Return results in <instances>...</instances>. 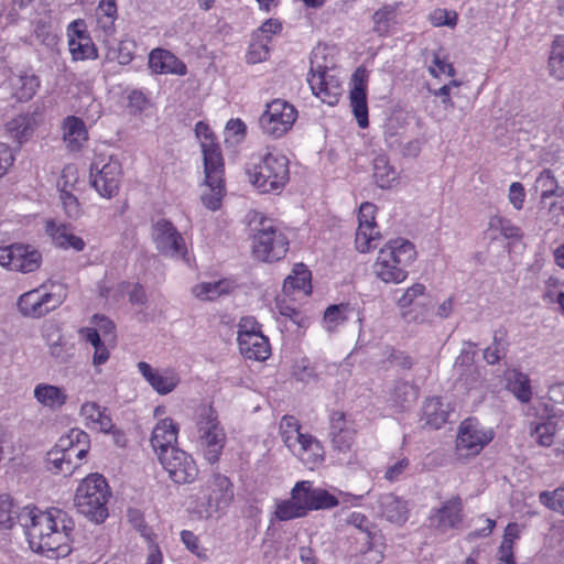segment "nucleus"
Instances as JSON below:
<instances>
[{
  "mask_svg": "<svg viewBox=\"0 0 564 564\" xmlns=\"http://www.w3.org/2000/svg\"><path fill=\"white\" fill-rule=\"evenodd\" d=\"M295 276H288L284 282V288H293L304 290L308 280L310 272L305 270L304 264H297L293 270Z\"/></svg>",
  "mask_w": 564,
  "mask_h": 564,
  "instance_id": "nucleus-59",
  "label": "nucleus"
},
{
  "mask_svg": "<svg viewBox=\"0 0 564 564\" xmlns=\"http://www.w3.org/2000/svg\"><path fill=\"white\" fill-rule=\"evenodd\" d=\"M454 371L457 375V381L466 389L477 388L482 380L481 372L473 362V356L469 352H462L455 364Z\"/></svg>",
  "mask_w": 564,
  "mask_h": 564,
  "instance_id": "nucleus-26",
  "label": "nucleus"
},
{
  "mask_svg": "<svg viewBox=\"0 0 564 564\" xmlns=\"http://www.w3.org/2000/svg\"><path fill=\"white\" fill-rule=\"evenodd\" d=\"M262 334L261 325L252 316H243L238 324V338Z\"/></svg>",
  "mask_w": 564,
  "mask_h": 564,
  "instance_id": "nucleus-61",
  "label": "nucleus"
},
{
  "mask_svg": "<svg viewBox=\"0 0 564 564\" xmlns=\"http://www.w3.org/2000/svg\"><path fill=\"white\" fill-rule=\"evenodd\" d=\"M392 401L400 408H406L415 400L414 388L406 382H397L391 393Z\"/></svg>",
  "mask_w": 564,
  "mask_h": 564,
  "instance_id": "nucleus-50",
  "label": "nucleus"
},
{
  "mask_svg": "<svg viewBox=\"0 0 564 564\" xmlns=\"http://www.w3.org/2000/svg\"><path fill=\"white\" fill-rule=\"evenodd\" d=\"M416 258L414 245L403 238L389 240L380 248L372 274L386 284H399L408 278V268Z\"/></svg>",
  "mask_w": 564,
  "mask_h": 564,
  "instance_id": "nucleus-2",
  "label": "nucleus"
},
{
  "mask_svg": "<svg viewBox=\"0 0 564 564\" xmlns=\"http://www.w3.org/2000/svg\"><path fill=\"white\" fill-rule=\"evenodd\" d=\"M425 290L426 288L424 284L414 283L413 285L408 288L403 292V294L398 299V306L401 308H406L411 306L417 297L424 295Z\"/></svg>",
  "mask_w": 564,
  "mask_h": 564,
  "instance_id": "nucleus-58",
  "label": "nucleus"
},
{
  "mask_svg": "<svg viewBox=\"0 0 564 564\" xmlns=\"http://www.w3.org/2000/svg\"><path fill=\"white\" fill-rule=\"evenodd\" d=\"M386 141L390 149L400 150L403 156L416 158L421 152V141L419 139L402 143L394 134H389Z\"/></svg>",
  "mask_w": 564,
  "mask_h": 564,
  "instance_id": "nucleus-49",
  "label": "nucleus"
},
{
  "mask_svg": "<svg viewBox=\"0 0 564 564\" xmlns=\"http://www.w3.org/2000/svg\"><path fill=\"white\" fill-rule=\"evenodd\" d=\"M218 499L213 496H200L199 501L195 508V512L200 518H210L218 511Z\"/></svg>",
  "mask_w": 564,
  "mask_h": 564,
  "instance_id": "nucleus-60",
  "label": "nucleus"
},
{
  "mask_svg": "<svg viewBox=\"0 0 564 564\" xmlns=\"http://www.w3.org/2000/svg\"><path fill=\"white\" fill-rule=\"evenodd\" d=\"M297 111L285 100L274 99L267 105L265 111L259 118L263 133L278 139L286 133L296 120Z\"/></svg>",
  "mask_w": 564,
  "mask_h": 564,
  "instance_id": "nucleus-8",
  "label": "nucleus"
},
{
  "mask_svg": "<svg viewBox=\"0 0 564 564\" xmlns=\"http://www.w3.org/2000/svg\"><path fill=\"white\" fill-rule=\"evenodd\" d=\"M138 369L151 387L160 394H167L180 383V377L171 370L159 372L148 362L140 361Z\"/></svg>",
  "mask_w": 564,
  "mask_h": 564,
  "instance_id": "nucleus-23",
  "label": "nucleus"
},
{
  "mask_svg": "<svg viewBox=\"0 0 564 564\" xmlns=\"http://www.w3.org/2000/svg\"><path fill=\"white\" fill-rule=\"evenodd\" d=\"M252 249L254 257L261 261H279L289 250V239L270 221L263 220L253 236Z\"/></svg>",
  "mask_w": 564,
  "mask_h": 564,
  "instance_id": "nucleus-5",
  "label": "nucleus"
},
{
  "mask_svg": "<svg viewBox=\"0 0 564 564\" xmlns=\"http://www.w3.org/2000/svg\"><path fill=\"white\" fill-rule=\"evenodd\" d=\"M507 388L522 403L530 402L532 398L531 381L528 375L513 370L508 378Z\"/></svg>",
  "mask_w": 564,
  "mask_h": 564,
  "instance_id": "nucleus-43",
  "label": "nucleus"
},
{
  "mask_svg": "<svg viewBox=\"0 0 564 564\" xmlns=\"http://www.w3.org/2000/svg\"><path fill=\"white\" fill-rule=\"evenodd\" d=\"M214 172L204 169L205 183L209 187V194L202 195L203 205L210 209L217 210L220 207L224 195V163L219 167L215 166Z\"/></svg>",
  "mask_w": 564,
  "mask_h": 564,
  "instance_id": "nucleus-25",
  "label": "nucleus"
},
{
  "mask_svg": "<svg viewBox=\"0 0 564 564\" xmlns=\"http://www.w3.org/2000/svg\"><path fill=\"white\" fill-rule=\"evenodd\" d=\"M269 56V47L267 42H254L251 43L248 53H247V62L250 64H257L263 62Z\"/></svg>",
  "mask_w": 564,
  "mask_h": 564,
  "instance_id": "nucleus-62",
  "label": "nucleus"
},
{
  "mask_svg": "<svg viewBox=\"0 0 564 564\" xmlns=\"http://www.w3.org/2000/svg\"><path fill=\"white\" fill-rule=\"evenodd\" d=\"M354 87L350 90L349 99L352 113L362 129L369 126L367 104V72L358 67L352 74Z\"/></svg>",
  "mask_w": 564,
  "mask_h": 564,
  "instance_id": "nucleus-17",
  "label": "nucleus"
},
{
  "mask_svg": "<svg viewBox=\"0 0 564 564\" xmlns=\"http://www.w3.org/2000/svg\"><path fill=\"white\" fill-rule=\"evenodd\" d=\"M195 132L200 139L205 170L214 172L215 166L219 167L224 163L220 147L214 142L213 132L206 123L197 122Z\"/></svg>",
  "mask_w": 564,
  "mask_h": 564,
  "instance_id": "nucleus-21",
  "label": "nucleus"
},
{
  "mask_svg": "<svg viewBox=\"0 0 564 564\" xmlns=\"http://www.w3.org/2000/svg\"><path fill=\"white\" fill-rule=\"evenodd\" d=\"M356 432L346 424L343 412H333L330 415L329 437L334 451L348 453L355 443Z\"/></svg>",
  "mask_w": 564,
  "mask_h": 564,
  "instance_id": "nucleus-19",
  "label": "nucleus"
},
{
  "mask_svg": "<svg viewBox=\"0 0 564 564\" xmlns=\"http://www.w3.org/2000/svg\"><path fill=\"white\" fill-rule=\"evenodd\" d=\"M75 459L72 452H64L55 445L46 454V467L55 474L68 476L79 466V463L75 462Z\"/></svg>",
  "mask_w": 564,
  "mask_h": 564,
  "instance_id": "nucleus-35",
  "label": "nucleus"
},
{
  "mask_svg": "<svg viewBox=\"0 0 564 564\" xmlns=\"http://www.w3.org/2000/svg\"><path fill=\"white\" fill-rule=\"evenodd\" d=\"M63 131L64 141L73 151L79 150L88 138L84 121L75 116H69L64 120Z\"/></svg>",
  "mask_w": 564,
  "mask_h": 564,
  "instance_id": "nucleus-36",
  "label": "nucleus"
},
{
  "mask_svg": "<svg viewBox=\"0 0 564 564\" xmlns=\"http://www.w3.org/2000/svg\"><path fill=\"white\" fill-rule=\"evenodd\" d=\"M68 47L75 61L97 57V48L85 30L83 20L73 21L67 28Z\"/></svg>",
  "mask_w": 564,
  "mask_h": 564,
  "instance_id": "nucleus-16",
  "label": "nucleus"
},
{
  "mask_svg": "<svg viewBox=\"0 0 564 564\" xmlns=\"http://www.w3.org/2000/svg\"><path fill=\"white\" fill-rule=\"evenodd\" d=\"M42 263L41 252L30 245L13 243L0 247V265L12 271L30 273L36 271Z\"/></svg>",
  "mask_w": 564,
  "mask_h": 564,
  "instance_id": "nucleus-12",
  "label": "nucleus"
},
{
  "mask_svg": "<svg viewBox=\"0 0 564 564\" xmlns=\"http://www.w3.org/2000/svg\"><path fill=\"white\" fill-rule=\"evenodd\" d=\"M276 310L278 312L285 317H289L294 324L299 327H305L307 324V318L304 317L300 311H297L293 305H291L285 300L276 301Z\"/></svg>",
  "mask_w": 564,
  "mask_h": 564,
  "instance_id": "nucleus-54",
  "label": "nucleus"
},
{
  "mask_svg": "<svg viewBox=\"0 0 564 564\" xmlns=\"http://www.w3.org/2000/svg\"><path fill=\"white\" fill-rule=\"evenodd\" d=\"M495 433L484 427L476 419L468 417L459 425L456 449L459 456H475L492 441Z\"/></svg>",
  "mask_w": 564,
  "mask_h": 564,
  "instance_id": "nucleus-11",
  "label": "nucleus"
},
{
  "mask_svg": "<svg viewBox=\"0 0 564 564\" xmlns=\"http://www.w3.org/2000/svg\"><path fill=\"white\" fill-rule=\"evenodd\" d=\"M237 288L235 281L221 279L215 282H202L192 288V294L200 301H214L231 293Z\"/></svg>",
  "mask_w": 564,
  "mask_h": 564,
  "instance_id": "nucleus-34",
  "label": "nucleus"
},
{
  "mask_svg": "<svg viewBox=\"0 0 564 564\" xmlns=\"http://www.w3.org/2000/svg\"><path fill=\"white\" fill-rule=\"evenodd\" d=\"M351 538L359 545L356 549L359 553H370V561L372 562H380L382 560V536L376 529L352 532Z\"/></svg>",
  "mask_w": 564,
  "mask_h": 564,
  "instance_id": "nucleus-32",
  "label": "nucleus"
},
{
  "mask_svg": "<svg viewBox=\"0 0 564 564\" xmlns=\"http://www.w3.org/2000/svg\"><path fill=\"white\" fill-rule=\"evenodd\" d=\"M550 75L556 80H564V36H557L549 57Z\"/></svg>",
  "mask_w": 564,
  "mask_h": 564,
  "instance_id": "nucleus-44",
  "label": "nucleus"
},
{
  "mask_svg": "<svg viewBox=\"0 0 564 564\" xmlns=\"http://www.w3.org/2000/svg\"><path fill=\"white\" fill-rule=\"evenodd\" d=\"M373 180L380 188H390L398 180V172L384 154H379L373 160Z\"/></svg>",
  "mask_w": 564,
  "mask_h": 564,
  "instance_id": "nucleus-40",
  "label": "nucleus"
},
{
  "mask_svg": "<svg viewBox=\"0 0 564 564\" xmlns=\"http://www.w3.org/2000/svg\"><path fill=\"white\" fill-rule=\"evenodd\" d=\"M43 337L51 356L59 364L67 362L74 355V346L69 344L56 324H48L44 328Z\"/></svg>",
  "mask_w": 564,
  "mask_h": 564,
  "instance_id": "nucleus-22",
  "label": "nucleus"
},
{
  "mask_svg": "<svg viewBox=\"0 0 564 564\" xmlns=\"http://www.w3.org/2000/svg\"><path fill=\"white\" fill-rule=\"evenodd\" d=\"M337 505L336 496H290L276 503L275 517L288 521L303 517L310 510L330 509Z\"/></svg>",
  "mask_w": 564,
  "mask_h": 564,
  "instance_id": "nucleus-9",
  "label": "nucleus"
},
{
  "mask_svg": "<svg viewBox=\"0 0 564 564\" xmlns=\"http://www.w3.org/2000/svg\"><path fill=\"white\" fill-rule=\"evenodd\" d=\"M56 445L64 452H72L76 459L82 460L90 448V438L85 431L72 429L67 434L59 437Z\"/></svg>",
  "mask_w": 564,
  "mask_h": 564,
  "instance_id": "nucleus-27",
  "label": "nucleus"
},
{
  "mask_svg": "<svg viewBox=\"0 0 564 564\" xmlns=\"http://www.w3.org/2000/svg\"><path fill=\"white\" fill-rule=\"evenodd\" d=\"M540 217L554 226H564V189L547 203H540Z\"/></svg>",
  "mask_w": 564,
  "mask_h": 564,
  "instance_id": "nucleus-39",
  "label": "nucleus"
},
{
  "mask_svg": "<svg viewBox=\"0 0 564 564\" xmlns=\"http://www.w3.org/2000/svg\"><path fill=\"white\" fill-rule=\"evenodd\" d=\"M292 453L296 455L310 469H314L324 462L323 445L310 434L303 437L299 447H295Z\"/></svg>",
  "mask_w": 564,
  "mask_h": 564,
  "instance_id": "nucleus-33",
  "label": "nucleus"
},
{
  "mask_svg": "<svg viewBox=\"0 0 564 564\" xmlns=\"http://www.w3.org/2000/svg\"><path fill=\"white\" fill-rule=\"evenodd\" d=\"M66 183L61 186V182H58L57 186L59 187V198L62 200L65 213L70 218H77L80 215L79 203L77 198L66 189Z\"/></svg>",
  "mask_w": 564,
  "mask_h": 564,
  "instance_id": "nucleus-53",
  "label": "nucleus"
},
{
  "mask_svg": "<svg viewBox=\"0 0 564 564\" xmlns=\"http://www.w3.org/2000/svg\"><path fill=\"white\" fill-rule=\"evenodd\" d=\"M34 398L50 409H59L67 401V395L62 388L47 383H40L35 387Z\"/></svg>",
  "mask_w": 564,
  "mask_h": 564,
  "instance_id": "nucleus-37",
  "label": "nucleus"
},
{
  "mask_svg": "<svg viewBox=\"0 0 564 564\" xmlns=\"http://www.w3.org/2000/svg\"><path fill=\"white\" fill-rule=\"evenodd\" d=\"M177 431L176 424L171 419L161 420L154 426L150 442L159 459L162 454L178 448L174 446L177 441Z\"/></svg>",
  "mask_w": 564,
  "mask_h": 564,
  "instance_id": "nucleus-20",
  "label": "nucleus"
},
{
  "mask_svg": "<svg viewBox=\"0 0 564 564\" xmlns=\"http://www.w3.org/2000/svg\"><path fill=\"white\" fill-rule=\"evenodd\" d=\"M159 460L170 478L176 484H192L198 476L195 460L181 448L162 454Z\"/></svg>",
  "mask_w": 564,
  "mask_h": 564,
  "instance_id": "nucleus-13",
  "label": "nucleus"
},
{
  "mask_svg": "<svg viewBox=\"0 0 564 564\" xmlns=\"http://www.w3.org/2000/svg\"><path fill=\"white\" fill-rule=\"evenodd\" d=\"M63 300L61 285L51 284V290H47L46 285H41L22 294L18 305L24 316L39 318L57 308Z\"/></svg>",
  "mask_w": 564,
  "mask_h": 564,
  "instance_id": "nucleus-6",
  "label": "nucleus"
},
{
  "mask_svg": "<svg viewBox=\"0 0 564 564\" xmlns=\"http://www.w3.org/2000/svg\"><path fill=\"white\" fill-rule=\"evenodd\" d=\"M151 238L159 253L184 259L187 254V247L184 237L167 219H159L151 226Z\"/></svg>",
  "mask_w": 564,
  "mask_h": 564,
  "instance_id": "nucleus-10",
  "label": "nucleus"
},
{
  "mask_svg": "<svg viewBox=\"0 0 564 564\" xmlns=\"http://www.w3.org/2000/svg\"><path fill=\"white\" fill-rule=\"evenodd\" d=\"M462 503L459 498L448 500L435 514L431 517V524L441 532L456 528L462 521Z\"/></svg>",
  "mask_w": 564,
  "mask_h": 564,
  "instance_id": "nucleus-28",
  "label": "nucleus"
},
{
  "mask_svg": "<svg viewBox=\"0 0 564 564\" xmlns=\"http://www.w3.org/2000/svg\"><path fill=\"white\" fill-rule=\"evenodd\" d=\"M121 164L117 159L96 156L90 164V184L106 198L117 195L121 180Z\"/></svg>",
  "mask_w": 564,
  "mask_h": 564,
  "instance_id": "nucleus-7",
  "label": "nucleus"
},
{
  "mask_svg": "<svg viewBox=\"0 0 564 564\" xmlns=\"http://www.w3.org/2000/svg\"><path fill=\"white\" fill-rule=\"evenodd\" d=\"M299 421L292 415H284L280 422V434L285 446L293 452L307 434L300 431Z\"/></svg>",
  "mask_w": 564,
  "mask_h": 564,
  "instance_id": "nucleus-42",
  "label": "nucleus"
},
{
  "mask_svg": "<svg viewBox=\"0 0 564 564\" xmlns=\"http://www.w3.org/2000/svg\"><path fill=\"white\" fill-rule=\"evenodd\" d=\"M250 183L261 193L282 189L289 181V160L281 153L268 152L247 167Z\"/></svg>",
  "mask_w": 564,
  "mask_h": 564,
  "instance_id": "nucleus-3",
  "label": "nucleus"
},
{
  "mask_svg": "<svg viewBox=\"0 0 564 564\" xmlns=\"http://www.w3.org/2000/svg\"><path fill=\"white\" fill-rule=\"evenodd\" d=\"M558 430L557 421L554 415H550L543 422H531L529 424L530 436L541 446L549 447L554 442V436Z\"/></svg>",
  "mask_w": 564,
  "mask_h": 564,
  "instance_id": "nucleus-38",
  "label": "nucleus"
},
{
  "mask_svg": "<svg viewBox=\"0 0 564 564\" xmlns=\"http://www.w3.org/2000/svg\"><path fill=\"white\" fill-rule=\"evenodd\" d=\"M36 126L37 121L34 113H22L9 120L6 123V130L20 148L32 137Z\"/></svg>",
  "mask_w": 564,
  "mask_h": 564,
  "instance_id": "nucleus-31",
  "label": "nucleus"
},
{
  "mask_svg": "<svg viewBox=\"0 0 564 564\" xmlns=\"http://www.w3.org/2000/svg\"><path fill=\"white\" fill-rule=\"evenodd\" d=\"M384 500L381 502L382 512L386 518L391 522H403L406 519V507L401 498L398 496H383Z\"/></svg>",
  "mask_w": 564,
  "mask_h": 564,
  "instance_id": "nucleus-46",
  "label": "nucleus"
},
{
  "mask_svg": "<svg viewBox=\"0 0 564 564\" xmlns=\"http://www.w3.org/2000/svg\"><path fill=\"white\" fill-rule=\"evenodd\" d=\"M307 82L315 96L329 106L338 102L343 93L341 82L326 67H312Z\"/></svg>",
  "mask_w": 564,
  "mask_h": 564,
  "instance_id": "nucleus-14",
  "label": "nucleus"
},
{
  "mask_svg": "<svg viewBox=\"0 0 564 564\" xmlns=\"http://www.w3.org/2000/svg\"><path fill=\"white\" fill-rule=\"evenodd\" d=\"M45 232L51 238L52 243L59 249L74 251H83L86 242L79 236L74 234L70 225L56 220H47L45 224Z\"/></svg>",
  "mask_w": 564,
  "mask_h": 564,
  "instance_id": "nucleus-18",
  "label": "nucleus"
},
{
  "mask_svg": "<svg viewBox=\"0 0 564 564\" xmlns=\"http://www.w3.org/2000/svg\"><path fill=\"white\" fill-rule=\"evenodd\" d=\"M343 305H330L324 313V323L328 330H333L346 317L343 315Z\"/></svg>",
  "mask_w": 564,
  "mask_h": 564,
  "instance_id": "nucleus-63",
  "label": "nucleus"
},
{
  "mask_svg": "<svg viewBox=\"0 0 564 564\" xmlns=\"http://www.w3.org/2000/svg\"><path fill=\"white\" fill-rule=\"evenodd\" d=\"M20 511L10 496H0V528H12Z\"/></svg>",
  "mask_w": 564,
  "mask_h": 564,
  "instance_id": "nucleus-48",
  "label": "nucleus"
},
{
  "mask_svg": "<svg viewBox=\"0 0 564 564\" xmlns=\"http://www.w3.org/2000/svg\"><path fill=\"white\" fill-rule=\"evenodd\" d=\"M18 521L26 530L30 547L48 558L65 557L72 552V532L75 523L68 514L51 508L45 511L25 506Z\"/></svg>",
  "mask_w": 564,
  "mask_h": 564,
  "instance_id": "nucleus-1",
  "label": "nucleus"
},
{
  "mask_svg": "<svg viewBox=\"0 0 564 564\" xmlns=\"http://www.w3.org/2000/svg\"><path fill=\"white\" fill-rule=\"evenodd\" d=\"M76 494H110L106 478L98 473L88 475L79 484Z\"/></svg>",
  "mask_w": 564,
  "mask_h": 564,
  "instance_id": "nucleus-47",
  "label": "nucleus"
},
{
  "mask_svg": "<svg viewBox=\"0 0 564 564\" xmlns=\"http://www.w3.org/2000/svg\"><path fill=\"white\" fill-rule=\"evenodd\" d=\"M394 17L395 9L391 6H384L377 10L372 15L373 22L376 24L375 30L379 33L387 32L389 22L392 21Z\"/></svg>",
  "mask_w": 564,
  "mask_h": 564,
  "instance_id": "nucleus-56",
  "label": "nucleus"
},
{
  "mask_svg": "<svg viewBox=\"0 0 564 564\" xmlns=\"http://www.w3.org/2000/svg\"><path fill=\"white\" fill-rule=\"evenodd\" d=\"M107 496H75V506L79 513L89 520L101 523L108 517Z\"/></svg>",
  "mask_w": 564,
  "mask_h": 564,
  "instance_id": "nucleus-29",
  "label": "nucleus"
},
{
  "mask_svg": "<svg viewBox=\"0 0 564 564\" xmlns=\"http://www.w3.org/2000/svg\"><path fill=\"white\" fill-rule=\"evenodd\" d=\"M149 66L156 74L185 75L186 65L173 53L163 48H155L150 53Z\"/></svg>",
  "mask_w": 564,
  "mask_h": 564,
  "instance_id": "nucleus-24",
  "label": "nucleus"
},
{
  "mask_svg": "<svg viewBox=\"0 0 564 564\" xmlns=\"http://www.w3.org/2000/svg\"><path fill=\"white\" fill-rule=\"evenodd\" d=\"M117 17L115 0H101L98 6V21L104 29L110 28Z\"/></svg>",
  "mask_w": 564,
  "mask_h": 564,
  "instance_id": "nucleus-52",
  "label": "nucleus"
},
{
  "mask_svg": "<svg viewBox=\"0 0 564 564\" xmlns=\"http://www.w3.org/2000/svg\"><path fill=\"white\" fill-rule=\"evenodd\" d=\"M376 206L371 203H362L359 208V226L356 232V248L359 252H368L377 248L380 240L379 232L376 230L375 223Z\"/></svg>",
  "mask_w": 564,
  "mask_h": 564,
  "instance_id": "nucleus-15",
  "label": "nucleus"
},
{
  "mask_svg": "<svg viewBox=\"0 0 564 564\" xmlns=\"http://www.w3.org/2000/svg\"><path fill=\"white\" fill-rule=\"evenodd\" d=\"M447 405L443 403L441 398H431L423 405V417L425 424L433 429H440L448 419Z\"/></svg>",
  "mask_w": 564,
  "mask_h": 564,
  "instance_id": "nucleus-41",
  "label": "nucleus"
},
{
  "mask_svg": "<svg viewBox=\"0 0 564 564\" xmlns=\"http://www.w3.org/2000/svg\"><path fill=\"white\" fill-rule=\"evenodd\" d=\"M197 444L209 464L218 462L226 444V433L210 405H202L196 414Z\"/></svg>",
  "mask_w": 564,
  "mask_h": 564,
  "instance_id": "nucleus-4",
  "label": "nucleus"
},
{
  "mask_svg": "<svg viewBox=\"0 0 564 564\" xmlns=\"http://www.w3.org/2000/svg\"><path fill=\"white\" fill-rule=\"evenodd\" d=\"M490 228L497 229L506 238H520L521 229L514 226L510 220L501 217H495L490 220Z\"/></svg>",
  "mask_w": 564,
  "mask_h": 564,
  "instance_id": "nucleus-57",
  "label": "nucleus"
},
{
  "mask_svg": "<svg viewBox=\"0 0 564 564\" xmlns=\"http://www.w3.org/2000/svg\"><path fill=\"white\" fill-rule=\"evenodd\" d=\"M85 99L87 105L80 106L79 111L90 123H95L101 116V104L89 96H86Z\"/></svg>",
  "mask_w": 564,
  "mask_h": 564,
  "instance_id": "nucleus-64",
  "label": "nucleus"
},
{
  "mask_svg": "<svg viewBox=\"0 0 564 564\" xmlns=\"http://www.w3.org/2000/svg\"><path fill=\"white\" fill-rule=\"evenodd\" d=\"M430 21L434 26L454 28L457 23V13L447 9H435L430 14Z\"/></svg>",
  "mask_w": 564,
  "mask_h": 564,
  "instance_id": "nucleus-55",
  "label": "nucleus"
},
{
  "mask_svg": "<svg viewBox=\"0 0 564 564\" xmlns=\"http://www.w3.org/2000/svg\"><path fill=\"white\" fill-rule=\"evenodd\" d=\"M535 191L541 195L540 203H547L557 193H561L563 188H560L557 181L550 170H544L540 173L534 184Z\"/></svg>",
  "mask_w": 564,
  "mask_h": 564,
  "instance_id": "nucleus-45",
  "label": "nucleus"
},
{
  "mask_svg": "<svg viewBox=\"0 0 564 564\" xmlns=\"http://www.w3.org/2000/svg\"><path fill=\"white\" fill-rule=\"evenodd\" d=\"M237 340L241 355L247 359L263 361L271 354L269 339L263 334L237 338Z\"/></svg>",
  "mask_w": 564,
  "mask_h": 564,
  "instance_id": "nucleus-30",
  "label": "nucleus"
},
{
  "mask_svg": "<svg viewBox=\"0 0 564 564\" xmlns=\"http://www.w3.org/2000/svg\"><path fill=\"white\" fill-rule=\"evenodd\" d=\"M521 527L518 523H509L505 529L503 539L499 547V553L505 556H511L513 553V543L520 538Z\"/></svg>",
  "mask_w": 564,
  "mask_h": 564,
  "instance_id": "nucleus-51",
  "label": "nucleus"
}]
</instances>
